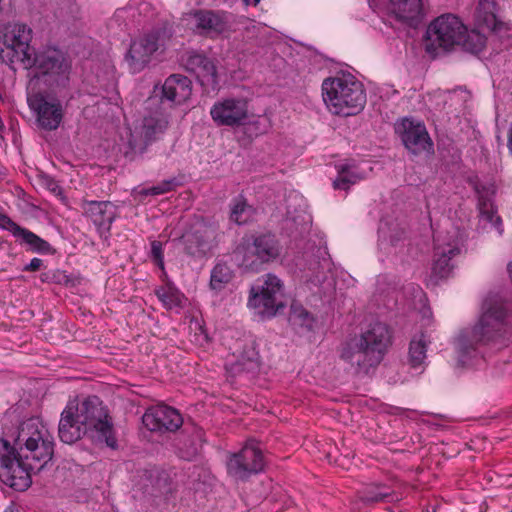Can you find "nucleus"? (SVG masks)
I'll list each match as a JSON object with an SVG mask.
<instances>
[{"mask_svg":"<svg viewBox=\"0 0 512 512\" xmlns=\"http://www.w3.org/2000/svg\"><path fill=\"white\" fill-rule=\"evenodd\" d=\"M0 228L9 231L28 251L39 254H50L54 250L49 242L32 231L20 226L8 215L0 212Z\"/></svg>","mask_w":512,"mask_h":512,"instance_id":"20","label":"nucleus"},{"mask_svg":"<svg viewBox=\"0 0 512 512\" xmlns=\"http://www.w3.org/2000/svg\"><path fill=\"white\" fill-rule=\"evenodd\" d=\"M142 422L150 431L174 432L182 426L183 418L175 408L159 404L146 410Z\"/></svg>","mask_w":512,"mask_h":512,"instance_id":"18","label":"nucleus"},{"mask_svg":"<svg viewBox=\"0 0 512 512\" xmlns=\"http://www.w3.org/2000/svg\"><path fill=\"white\" fill-rule=\"evenodd\" d=\"M337 172L338 175L333 181V187L340 190H348L365 177L357 165L350 163L338 165Z\"/></svg>","mask_w":512,"mask_h":512,"instance_id":"31","label":"nucleus"},{"mask_svg":"<svg viewBox=\"0 0 512 512\" xmlns=\"http://www.w3.org/2000/svg\"><path fill=\"white\" fill-rule=\"evenodd\" d=\"M390 340L388 326L376 322L362 333L359 339L345 343L341 348L340 358L349 364L356 374H368L382 361Z\"/></svg>","mask_w":512,"mask_h":512,"instance_id":"3","label":"nucleus"},{"mask_svg":"<svg viewBox=\"0 0 512 512\" xmlns=\"http://www.w3.org/2000/svg\"><path fill=\"white\" fill-rule=\"evenodd\" d=\"M233 271L223 262L217 263L211 270L209 286L216 292L222 291L232 280Z\"/></svg>","mask_w":512,"mask_h":512,"instance_id":"32","label":"nucleus"},{"mask_svg":"<svg viewBox=\"0 0 512 512\" xmlns=\"http://www.w3.org/2000/svg\"><path fill=\"white\" fill-rule=\"evenodd\" d=\"M59 438L62 442L72 444L83 435L89 434L86 428L78 422L74 407L68 406L61 414L58 427Z\"/></svg>","mask_w":512,"mask_h":512,"instance_id":"27","label":"nucleus"},{"mask_svg":"<svg viewBox=\"0 0 512 512\" xmlns=\"http://www.w3.org/2000/svg\"><path fill=\"white\" fill-rule=\"evenodd\" d=\"M434 243L432 272L439 278H446L454 268L453 258L461 252L459 241L456 238L446 239L438 235Z\"/></svg>","mask_w":512,"mask_h":512,"instance_id":"19","label":"nucleus"},{"mask_svg":"<svg viewBox=\"0 0 512 512\" xmlns=\"http://www.w3.org/2000/svg\"><path fill=\"white\" fill-rule=\"evenodd\" d=\"M260 368V357L255 343L249 341L242 346L235 361L226 365L227 372L233 376L255 375Z\"/></svg>","mask_w":512,"mask_h":512,"instance_id":"22","label":"nucleus"},{"mask_svg":"<svg viewBox=\"0 0 512 512\" xmlns=\"http://www.w3.org/2000/svg\"><path fill=\"white\" fill-rule=\"evenodd\" d=\"M427 342L426 336L423 333L411 340L409 346V362L411 367L418 368L425 363Z\"/></svg>","mask_w":512,"mask_h":512,"instance_id":"33","label":"nucleus"},{"mask_svg":"<svg viewBox=\"0 0 512 512\" xmlns=\"http://www.w3.org/2000/svg\"><path fill=\"white\" fill-rule=\"evenodd\" d=\"M150 256L152 261L162 270L164 271V252H163V243L157 240H153L151 242V252Z\"/></svg>","mask_w":512,"mask_h":512,"instance_id":"39","label":"nucleus"},{"mask_svg":"<svg viewBox=\"0 0 512 512\" xmlns=\"http://www.w3.org/2000/svg\"><path fill=\"white\" fill-rule=\"evenodd\" d=\"M42 266H43V260L42 259H40V258H33V259H31L30 263L27 264L23 268V271L35 272V271L40 270Z\"/></svg>","mask_w":512,"mask_h":512,"instance_id":"41","label":"nucleus"},{"mask_svg":"<svg viewBox=\"0 0 512 512\" xmlns=\"http://www.w3.org/2000/svg\"><path fill=\"white\" fill-rule=\"evenodd\" d=\"M184 66L195 75L202 86L215 88L218 85L216 66L203 54L191 53L187 56Z\"/></svg>","mask_w":512,"mask_h":512,"instance_id":"23","label":"nucleus"},{"mask_svg":"<svg viewBox=\"0 0 512 512\" xmlns=\"http://www.w3.org/2000/svg\"><path fill=\"white\" fill-rule=\"evenodd\" d=\"M510 512H512V510Z\"/></svg>","mask_w":512,"mask_h":512,"instance_id":"46","label":"nucleus"},{"mask_svg":"<svg viewBox=\"0 0 512 512\" xmlns=\"http://www.w3.org/2000/svg\"><path fill=\"white\" fill-rule=\"evenodd\" d=\"M475 22L479 29L488 30L500 36L503 31L509 30L507 24L497 16L495 0H479L475 11Z\"/></svg>","mask_w":512,"mask_h":512,"instance_id":"24","label":"nucleus"},{"mask_svg":"<svg viewBox=\"0 0 512 512\" xmlns=\"http://www.w3.org/2000/svg\"><path fill=\"white\" fill-rule=\"evenodd\" d=\"M404 146L413 154H420L432 149L433 143L424 124L414 122L408 118L403 119L395 126Z\"/></svg>","mask_w":512,"mask_h":512,"instance_id":"17","label":"nucleus"},{"mask_svg":"<svg viewBox=\"0 0 512 512\" xmlns=\"http://www.w3.org/2000/svg\"><path fill=\"white\" fill-rule=\"evenodd\" d=\"M192 94V83L188 77L181 74L170 75L162 85V95L150 97L147 100V108L152 109L153 106L166 107V110L174 106L181 105L187 101Z\"/></svg>","mask_w":512,"mask_h":512,"instance_id":"15","label":"nucleus"},{"mask_svg":"<svg viewBox=\"0 0 512 512\" xmlns=\"http://www.w3.org/2000/svg\"><path fill=\"white\" fill-rule=\"evenodd\" d=\"M482 310L479 322L473 328L462 330L456 339L458 362L462 366L473 364L480 355L479 346L494 340L503 330L507 308L500 297H487Z\"/></svg>","mask_w":512,"mask_h":512,"instance_id":"2","label":"nucleus"},{"mask_svg":"<svg viewBox=\"0 0 512 512\" xmlns=\"http://www.w3.org/2000/svg\"><path fill=\"white\" fill-rule=\"evenodd\" d=\"M16 254L13 251L12 244L7 241H0V270L7 271L14 265Z\"/></svg>","mask_w":512,"mask_h":512,"instance_id":"37","label":"nucleus"},{"mask_svg":"<svg viewBox=\"0 0 512 512\" xmlns=\"http://www.w3.org/2000/svg\"><path fill=\"white\" fill-rule=\"evenodd\" d=\"M28 104L36 116L39 127L46 131H54L60 126L64 109L58 99H49L42 93H34L28 96Z\"/></svg>","mask_w":512,"mask_h":512,"instance_id":"16","label":"nucleus"},{"mask_svg":"<svg viewBox=\"0 0 512 512\" xmlns=\"http://www.w3.org/2000/svg\"><path fill=\"white\" fill-rule=\"evenodd\" d=\"M83 214L97 227L100 234L109 233L117 217V207L110 201H87L81 203Z\"/></svg>","mask_w":512,"mask_h":512,"instance_id":"21","label":"nucleus"},{"mask_svg":"<svg viewBox=\"0 0 512 512\" xmlns=\"http://www.w3.org/2000/svg\"><path fill=\"white\" fill-rule=\"evenodd\" d=\"M155 295L167 310L182 309L187 301L185 295L172 282L156 288Z\"/></svg>","mask_w":512,"mask_h":512,"instance_id":"30","label":"nucleus"},{"mask_svg":"<svg viewBox=\"0 0 512 512\" xmlns=\"http://www.w3.org/2000/svg\"><path fill=\"white\" fill-rule=\"evenodd\" d=\"M196 28L204 34H221L229 28V14L224 11L198 10L194 14Z\"/></svg>","mask_w":512,"mask_h":512,"instance_id":"25","label":"nucleus"},{"mask_svg":"<svg viewBox=\"0 0 512 512\" xmlns=\"http://www.w3.org/2000/svg\"><path fill=\"white\" fill-rule=\"evenodd\" d=\"M33 31L24 23L8 24L0 37V61L14 68L15 64L29 65L34 52L30 45Z\"/></svg>","mask_w":512,"mask_h":512,"instance_id":"9","label":"nucleus"},{"mask_svg":"<svg viewBox=\"0 0 512 512\" xmlns=\"http://www.w3.org/2000/svg\"><path fill=\"white\" fill-rule=\"evenodd\" d=\"M474 190L478 196V202H493L494 188L493 186H486L476 183Z\"/></svg>","mask_w":512,"mask_h":512,"instance_id":"40","label":"nucleus"},{"mask_svg":"<svg viewBox=\"0 0 512 512\" xmlns=\"http://www.w3.org/2000/svg\"><path fill=\"white\" fill-rule=\"evenodd\" d=\"M282 246L275 234L266 232L244 239L237 248L239 265L246 271L259 272L264 265L277 260Z\"/></svg>","mask_w":512,"mask_h":512,"instance_id":"6","label":"nucleus"},{"mask_svg":"<svg viewBox=\"0 0 512 512\" xmlns=\"http://www.w3.org/2000/svg\"><path fill=\"white\" fill-rule=\"evenodd\" d=\"M48 186H49V188H50L53 192H55V191H56V189H59V186L57 185V183H56L54 180H52V179H50V180H49V184H48Z\"/></svg>","mask_w":512,"mask_h":512,"instance_id":"43","label":"nucleus"},{"mask_svg":"<svg viewBox=\"0 0 512 512\" xmlns=\"http://www.w3.org/2000/svg\"><path fill=\"white\" fill-rule=\"evenodd\" d=\"M283 284L274 274H266L261 284L253 285L250 289L248 306L262 317L271 318L283 307L280 300Z\"/></svg>","mask_w":512,"mask_h":512,"instance_id":"10","label":"nucleus"},{"mask_svg":"<svg viewBox=\"0 0 512 512\" xmlns=\"http://www.w3.org/2000/svg\"><path fill=\"white\" fill-rule=\"evenodd\" d=\"M53 455L54 442L48 432L38 428L36 419L24 421L19 426L14 446L0 439V481L24 491L32 483V474L42 471Z\"/></svg>","mask_w":512,"mask_h":512,"instance_id":"1","label":"nucleus"},{"mask_svg":"<svg viewBox=\"0 0 512 512\" xmlns=\"http://www.w3.org/2000/svg\"><path fill=\"white\" fill-rule=\"evenodd\" d=\"M478 210L480 215L491 223L501 224V219L496 215L493 202H478Z\"/></svg>","mask_w":512,"mask_h":512,"instance_id":"38","label":"nucleus"},{"mask_svg":"<svg viewBox=\"0 0 512 512\" xmlns=\"http://www.w3.org/2000/svg\"><path fill=\"white\" fill-rule=\"evenodd\" d=\"M246 5L257 6L260 0H242Z\"/></svg>","mask_w":512,"mask_h":512,"instance_id":"44","label":"nucleus"},{"mask_svg":"<svg viewBox=\"0 0 512 512\" xmlns=\"http://www.w3.org/2000/svg\"><path fill=\"white\" fill-rule=\"evenodd\" d=\"M264 456L255 440H249L237 453L227 461V472L235 479L245 480L264 468Z\"/></svg>","mask_w":512,"mask_h":512,"instance_id":"13","label":"nucleus"},{"mask_svg":"<svg viewBox=\"0 0 512 512\" xmlns=\"http://www.w3.org/2000/svg\"><path fill=\"white\" fill-rule=\"evenodd\" d=\"M427 50L443 48L450 49L454 45L463 44L473 53H478L485 47V38L479 33L467 34V28L457 16L452 14L436 18L427 29Z\"/></svg>","mask_w":512,"mask_h":512,"instance_id":"5","label":"nucleus"},{"mask_svg":"<svg viewBox=\"0 0 512 512\" xmlns=\"http://www.w3.org/2000/svg\"><path fill=\"white\" fill-rule=\"evenodd\" d=\"M289 320L295 328L300 330V332L312 331L315 324L313 315L302 306L296 305L292 306Z\"/></svg>","mask_w":512,"mask_h":512,"instance_id":"35","label":"nucleus"},{"mask_svg":"<svg viewBox=\"0 0 512 512\" xmlns=\"http://www.w3.org/2000/svg\"><path fill=\"white\" fill-rule=\"evenodd\" d=\"M507 147L509 149V152L512 154V122L508 130Z\"/></svg>","mask_w":512,"mask_h":512,"instance_id":"42","label":"nucleus"},{"mask_svg":"<svg viewBox=\"0 0 512 512\" xmlns=\"http://www.w3.org/2000/svg\"><path fill=\"white\" fill-rule=\"evenodd\" d=\"M322 95L329 111L335 115H356L366 104L363 84L351 74L325 79Z\"/></svg>","mask_w":512,"mask_h":512,"instance_id":"4","label":"nucleus"},{"mask_svg":"<svg viewBox=\"0 0 512 512\" xmlns=\"http://www.w3.org/2000/svg\"><path fill=\"white\" fill-rule=\"evenodd\" d=\"M74 412L78 422L86 428L91 437L96 436L111 448L116 447L117 441L113 435V424L108 409L98 396L87 397L74 408Z\"/></svg>","mask_w":512,"mask_h":512,"instance_id":"8","label":"nucleus"},{"mask_svg":"<svg viewBox=\"0 0 512 512\" xmlns=\"http://www.w3.org/2000/svg\"><path fill=\"white\" fill-rule=\"evenodd\" d=\"M170 38L165 28H156L134 39L125 56L133 73L142 71L150 62L152 55L165 47Z\"/></svg>","mask_w":512,"mask_h":512,"instance_id":"11","label":"nucleus"},{"mask_svg":"<svg viewBox=\"0 0 512 512\" xmlns=\"http://www.w3.org/2000/svg\"><path fill=\"white\" fill-rule=\"evenodd\" d=\"M210 116L217 126H243L249 119V102L244 97L221 98L212 105Z\"/></svg>","mask_w":512,"mask_h":512,"instance_id":"14","label":"nucleus"},{"mask_svg":"<svg viewBox=\"0 0 512 512\" xmlns=\"http://www.w3.org/2000/svg\"><path fill=\"white\" fill-rule=\"evenodd\" d=\"M178 185L176 178L163 180L150 188H143L139 191L140 196H156L173 191Z\"/></svg>","mask_w":512,"mask_h":512,"instance_id":"36","label":"nucleus"},{"mask_svg":"<svg viewBox=\"0 0 512 512\" xmlns=\"http://www.w3.org/2000/svg\"><path fill=\"white\" fill-rule=\"evenodd\" d=\"M389 11L409 25L417 22L423 11L422 0H389Z\"/></svg>","mask_w":512,"mask_h":512,"instance_id":"28","label":"nucleus"},{"mask_svg":"<svg viewBox=\"0 0 512 512\" xmlns=\"http://www.w3.org/2000/svg\"><path fill=\"white\" fill-rule=\"evenodd\" d=\"M29 65L23 68L31 70L34 77H46L51 85L65 87L69 82L71 61L61 49L48 46L34 50L29 58Z\"/></svg>","mask_w":512,"mask_h":512,"instance_id":"7","label":"nucleus"},{"mask_svg":"<svg viewBox=\"0 0 512 512\" xmlns=\"http://www.w3.org/2000/svg\"><path fill=\"white\" fill-rule=\"evenodd\" d=\"M217 226L201 217L195 218L182 234L184 252L193 258H202L212 249Z\"/></svg>","mask_w":512,"mask_h":512,"instance_id":"12","label":"nucleus"},{"mask_svg":"<svg viewBox=\"0 0 512 512\" xmlns=\"http://www.w3.org/2000/svg\"><path fill=\"white\" fill-rule=\"evenodd\" d=\"M6 175L5 173V169L3 168V166L0 164V180L4 178V176Z\"/></svg>","mask_w":512,"mask_h":512,"instance_id":"45","label":"nucleus"},{"mask_svg":"<svg viewBox=\"0 0 512 512\" xmlns=\"http://www.w3.org/2000/svg\"><path fill=\"white\" fill-rule=\"evenodd\" d=\"M254 209L243 197H237L232 201L230 219L238 225L247 223L253 216Z\"/></svg>","mask_w":512,"mask_h":512,"instance_id":"34","label":"nucleus"},{"mask_svg":"<svg viewBox=\"0 0 512 512\" xmlns=\"http://www.w3.org/2000/svg\"><path fill=\"white\" fill-rule=\"evenodd\" d=\"M149 115L145 116L142 125V135L146 142L154 141L168 127L170 113L166 107L153 106Z\"/></svg>","mask_w":512,"mask_h":512,"instance_id":"26","label":"nucleus"},{"mask_svg":"<svg viewBox=\"0 0 512 512\" xmlns=\"http://www.w3.org/2000/svg\"><path fill=\"white\" fill-rule=\"evenodd\" d=\"M358 496L363 504L374 505L393 501L394 491L385 483L373 482L361 489Z\"/></svg>","mask_w":512,"mask_h":512,"instance_id":"29","label":"nucleus"}]
</instances>
